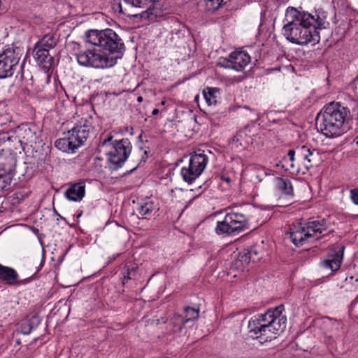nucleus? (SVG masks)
<instances>
[{"label": "nucleus", "instance_id": "nucleus-1", "mask_svg": "<svg viewBox=\"0 0 358 358\" xmlns=\"http://www.w3.org/2000/svg\"><path fill=\"white\" fill-rule=\"evenodd\" d=\"M85 41L92 48L75 53L78 63L83 66L106 69L113 66L125 50L121 37L112 29H90L85 33Z\"/></svg>", "mask_w": 358, "mask_h": 358}, {"label": "nucleus", "instance_id": "nucleus-2", "mask_svg": "<svg viewBox=\"0 0 358 358\" xmlns=\"http://www.w3.org/2000/svg\"><path fill=\"white\" fill-rule=\"evenodd\" d=\"M312 15L306 11H300L294 7H288L285 13L286 23L282 27V34L287 41L300 45L309 43H317L320 36L317 29L324 28L327 17L322 8Z\"/></svg>", "mask_w": 358, "mask_h": 358}, {"label": "nucleus", "instance_id": "nucleus-3", "mask_svg": "<svg viewBox=\"0 0 358 358\" xmlns=\"http://www.w3.org/2000/svg\"><path fill=\"white\" fill-rule=\"evenodd\" d=\"M284 310V306L281 304L268 309L263 314L252 316L248 325L250 336L259 339L261 342L276 338L286 328L287 320L282 315Z\"/></svg>", "mask_w": 358, "mask_h": 358}, {"label": "nucleus", "instance_id": "nucleus-4", "mask_svg": "<svg viewBox=\"0 0 358 358\" xmlns=\"http://www.w3.org/2000/svg\"><path fill=\"white\" fill-rule=\"evenodd\" d=\"M349 115L348 107L339 102H331L317 115L316 126L327 137L338 136L343 133L344 123Z\"/></svg>", "mask_w": 358, "mask_h": 358}, {"label": "nucleus", "instance_id": "nucleus-5", "mask_svg": "<svg viewBox=\"0 0 358 358\" xmlns=\"http://www.w3.org/2000/svg\"><path fill=\"white\" fill-rule=\"evenodd\" d=\"M93 128L92 116L90 114L85 115L76 121L71 129L64 134V138L55 142V146L64 152L74 153L87 141Z\"/></svg>", "mask_w": 358, "mask_h": 358}, {"label": "nucleus", "instance_id": "nucleus-6", "mask_svg": "<svg viewBox=\"0 0 358 358\" xmlns=\"http://www.w3.org/2000/svg\"><path fill=\"white\" fill-rule=\"evenodd\" d=\"M99 146L104 150L106 163L108 169L111 171H117L121 168L132 150L131 143L128 138L114 140L111 134L106 136L101 135Z\"/></svg>", "mask_w": 358, "mask_h": 358}, {"label": "nucleus", "instance_id": "nucleus-7", "mask_svg": "<svg viewBox=\"0 0 358 358\" xmlns=\"http://www.w3.org/2000/svg\"><path fill=\"white\" fill-rule=\"evenodd\" d=\"M322 161L317 150L305 145L297 147L296 150H289L287 156L282 159V162L287 165L283 164L282 167L284 168L289 164L293 171L305 173L310 169L317 166Z\"/></svg>", "mask_w": 358, "mask_h": 358}, {"label": "nucleus", "instance_id": "nucleus-8", "mask_svg": "<svg viewBox=\"0 0 358 358\" xmlns=\"http://www.w3.org/2000/svg\"><path fill=\"white\" fill-rule=\"evenodd\" d=\"M159 0H119L115 1L113 9L127 16L154 21L161 14L156 7Z\"/></svg>", "mask_w": 358, "mask_h": 358}, {"label": "nucleus", "instance_id": "nucleus-9", "mask_svg": "<svg viewBox=\"0 0 358 358\" xmlns=\"http://www.w3.org/2000/svg\"><path fill=\"white\" fill-rule=\"evenodd\" d=\"M248 217L241 213L233 210L227 213L223 220L217 221L215 228L219 236H234L249 228Z\"/></svg>", "mask_w": 358, "mask_h": 358}, {"label": "nucleus", "instance_id": "nucleus-10", "mask_svg": "<svg viewBox=\"0 0 358 358\" xmlns=\"http://www.w3.org/2000/svg\"><path fill=\"white\" fill-rule=\"evenodd\" d=\"M211 152L200 148L194 150L189 154L188 164L181 169L180 174L183 180L192 184L204 171L208 161V155Z\"/></svg>", "mask_w": 358, "mask_h": 358}, {"label": "nucleus", "instance_id": "nucleus-11", "mask_svg": "<svg viewBox=\"0 0 358 358\" xmlns=\"http://www.w3.org/2000/svg\"><path fill=\"white\" fill-rule=\"evenodd\" d=\"M20 59V49L8 46L0 50V78L11 77Z\"/></svg>", "mask_w": 358, "mask_h": 358}, {"label": "nucleus", "instance_id": "nucleus-12", "mask_svg": "<svg viewBox=\"0 0 358 358\" xmlns=\"http://www.w3.org/2000/svg\"><path fill=\"white\" fill-rule=\"evenodd\" d=\"M304 226L310 238L319 240L333 232V231H328L329 224L324 218L317 217L316 220H310L304 224Z\"/></svg>", "mask_w": 358, "mask_h": 358}, {"label": "nucleus", "instance_id": "nucleus-13", "mask_svg": "<svg viewBox=\"0 0 358 358\" xmlns=\"http://www.w3.org/2000/svg\"><path fill=\"white\" fill-rule=\"evenodd\" d=\"M254 134L252 133V128L248 126L239 130L234 136L231 143V148L236 152H241L248 148L253 143Z\"/></svg>", "mask_w": 358, "mask_h": 358}, {"label": "nucleus", "instance_id": "nucleus-14", "mask_svg": "<svg viewBox=\"0 0 358 358\" xmlns=\"http://www.w3.org/2000/svg\"><path fill=\"white\" fill-rule=\"evenodd\" d=\"M273 181L275 190L278 194L279 198L291 200L294 196V187L292 181L287 177H273Z\"/></svg>", "mask_w": 358, "mask_h": 358}, {"label": "nucleus", "instance_id": "nucleus-15", "mask_svg": "<svg viewBox=\"0 0 358 358\" xmlns=\"http://www.w3.org/2000/svg\"><path fill=\"white\" fill-rule=\"evenodd\" d=\"M15 132L21 144L28 145L37 143V128L34 124H21L17 127Z\"/></svg>", "mask_w": 358, "mask_h": 358}, {"label": "nucleus", "instance_id": "nucleus-16", "mask_svg": "<svg viewBox=\"0 0 358 358\" xmlns=\"http://www.w3.org/2000/svg\"><path fill=\"white\" fill-rule=\"evenodd\" d=\"M345 247L338 246L331 253H329L326 258L322 262L324 268L331 270L332 272L338 271L343 262Z\"/></svg>", "mask_w": 358, "mask_h": 358}, {"label": "nucleus", "instance_id": "nucleus-17", "mask_svg": "<svg viewBox=\"0 0 358 358\" xmlns=\"http://www.w3.org/2000/svg\"><path fill=\"white\" fill-rule=\"evenodd\" d=\"M228 67L236 71H242L250 62V56L243 51H234L227 59Z\"/></svg>", "mask_w": 358, "mask_h": 358}, {"label": "nucleus", "instance_id": "nucleus-18", "mask_svg": "<svg viewBox=\"0 0 358 358\" xmlns=\"http://www.w3.org/2000/svg\"><path fill=\"white\" fill-rule=\"evenodd\" d=\"M67 189L64 192V196L69 201L79 202L85 195V182L80 180L75 182H69Z\"/></svg>", "mask_w": 358, "mask_h": 358}, {"label": "nucleus", "instance_id": "nucleus-19", "mask_svg": "<svg viewBox=\"0 0 358 358\" xmlns=\"http://www.w3.org/2000/svg\"><path fill=\"white\" fill-rule=\"evenodd\" d=\"M50 50L34 46V57L37 64L45 71L48 72L54 65V58L50 55Z\"/></svg>", "mask_w": 358, "mask_h": 358}, {"label": "nucleus", "instance_id": "nucleus-20", "mask_svg": "<svg viewBox=\"0 0 358 358\" xmlns=\"http://www.w3.org/2000/svg\"><path fill=\"white\" fill-rule=\"evenodd\" d=\"M289 237L291 241L296 246L299 245H303L310 238L309 235L306 233L304 224L301 223L291 229Z\"/></svg>", "mask_w": 358, "mask_h": 358}, {"label": "nucleus", "instance_id": "nucleus-21", "mask_svg": "<svg viewBox=\"0 0 358 358\" xmlns=\"http://www.w3.org/2000/svg\"><path fill=\"white\" fill-rule=\"evenodd\" d=\"M171 21L173 22V25L171 27V40L177 42L184 38L189 33V30L184 24L176 20H171Z\"/></svg>", "mask_w": 358, "mask_h": 358}, {"label": "nucleus", "instance_id": "nucleus-22", "mask_svg": "<svg viewBox=\"0 0 358 358\" xmlns=\"http://www.w3.org/2000/svg\"><path fill=\"white\" fill-rule=\"evenodd\" d=\"M17 271L13 268L0 264V281L12 286L16 280Z\"/></svg>", "mask_w": 358, "mask_h": 358}, {"label": "nucleus", "instance_id": "nucleus-23", "mask_svg": "<svg viewBox=\"0 0 358 358\" xmlns=\"http://www.w3.org/2000/svg\"><path fill=\"white\" fill-rule=\"evenodd\" d=\"M16 166V159L11 155L0 158V171L8 175H13Z\"/></svg>", "mask_w": 358, "mask_h": 358}, {"label": "nucleus", "instance_id": "nucleus-24", "mask_svg": "<svg viewBox=\"0 0 358 358\" xmlns=\"http://www.w3.org/2000/svg\"><path fill=\"white\" fill-rule=\"evenodd\" d=\"M57 43V39L55 34H47L44 35L41 40L36 42L34 46L50 50L54 48Z\"/></svg>", "mask_w": 358, "mask_h": 358}, {"label": "nucleus", "instance_id": "nucleus-25", "mask_svg": "<svg viewBox=\"0 0 358 358\" xmlns=\"http://www.w3.org/2000/svg\"><path fill=\"white\" fill-rule=\"evenodd\" d=\"M220 89L207 87L203 90V95L208 105H216L218 101Z\"/></svg>", "mask_w": 358, "mask_h": 358}, {"label": "nucleus", "instance_id": "nucleus-26", "mask_svg": "<svg viewBox=\"0 0 358 358\" xmlns=\"http://www.w3.org/2000/svg\"><path fill=\"white\" fill-rule=\"evenodd\" d=\"M185 317L182 315L175 314L171 319L169 325L171 327L170 330L173 333L180 332L185 324Z\"/></svg>", "mask_w": 358, "mask_h": 358}, {"label": "nucleus", "instance_id": "nucleus-27", "mask_svg": "<svg viewBox=\"0 0 358 358\" xmlns=\"http://www.w3.org/2000/svg\"><path fill=\"white\" fill-rule=\"evenodd\" d=\"M137 267L134 265H125L120 273L122 285H125L129 280L133 279L136 274Z\"/></svg>", "mask_w": 358, "mask_h": 358}, {"label": "nucleus", "instance_id": "nucleus-28", "mask_svg": "<svg viewBox=\"0 0 358 358\" xmlns=\"http://www.w3.org/2000/svg\"><path fill=\"white\" fill-rule=\"evenodd\" d=\"M155 210L154 202L149 201L145 202L138 208V213L143 219H150L152 212Z\"/></svg>", "mask_w": 358, "mask_h": 358}, {"label": "nucleus", "instance_id": "nucleus-29", "mask_svg": "<svg viewBox=\"0 0 358 358\" xmlns=\"http://www.w3.org/2000/svg\"><path fill=\"white\" fill-rule=\"evenodd\" d=\"M44 257H41L39 255H35L31 257L29 260V267H35V271L34 272V275L38 273L44 265Z\"/></svg>", "mask_w": 358, "mask_h": 358}, {"label": "nucleus", "instance_id": "nucleus-30", "mask_svg": "<svg viewBox=\"0 0 358 358\" xmlns=\"http://www.w3.org/2000/svg\"><path fill=\"white\" fill-rule=\"evenodd\" d=\"M185 322L187 323L189 321H194L199 317V309H196L194 308H192L189 306L185 308Z\"/></svg>", "mask_w": 358, "mask_h": 358}, {"label": "nucleus", "instance_id": "nucleus-31", "mask_svg": "<svg viewBox=\"0 0 358 358\" xmlns=\"http://www.w3.org/2000/svg\"><path fill=\"white\" fill-rule=\"evenodd\" d=\"M222 2L223 0H205L206 10L208 12H214L222 6Z\"/></svg>", "mask_w": 358, "mask_h": 358}, {"label": "nucleus", "instance_id": "nucleus-32", "mask_svg": "<svg viewBox=\"0 0 358 358\" xmlns=\"http://www.w3.org/2000/svg\"><path fill=\"white\" fill-rule=\"evenodd\" d=\"M251 261L250 255L248 254L247 248H245L242 252H239L236 259V264L241 263L243 268L248 265Z\"/></svg>", "mask_w": 358, "mask_h": 358}, {"label": "nucleus", "instance_id": "nucleus-33", "mask_svg": "<svg viewBox=\"0 0 358 358\" xmlns=\"http://www.w3.org/2000/svg\"><path fill=\"white\" fill-rule=\"evenodd\" d=\"M247 250L248 254L250 255L251 261L252 262H257L261 259L259 250L257 246L253 245L251 247H248L247 248Z\"/></svg>", "mask_w": 358, "mask_h": 358}, {"label": "nucleus", "instance_id": "nucleus-34", "mask_svg": "<svg viewBox=\"0 0 358 358\" xmlns=\"http://www.w3.org/2000/svg\"><path fill=\"white\" fill-rule=\"evenodd\" d=\"M273 172L271 170H269L266 168H262L259 173H257L255 176L256 179L258 180L259 182L264 181V178L266 177H271L273 178Z\"/></svg>", "mask_w": 358, "mask_h": 358}, {"label": "nucleus", "instance_id": "nucleus-35", "mask_svg": "<svg viewBox=\"0 0 358 358\" xmlns=\"http://www.w3.org/2000/svg\"><path fill=\"white\" fill-rule=\"evenodd\" d=\"M13 175H8L6 173H0V190L6 189L7 185H10Z\"/></svg>", "mask_w": 358, "mask_h": 358}, {"label": "nucleus", "instance_id": "nucleus-36", "mask_svg": "<svg viewBox=\"0 0 358 358\" xmlns=\"http://www.w3.org/2000/svg\"><path fill=\"white\" fill-rule=\"evenodd\" d=\"M32 329H33V325H32L31 321H29V320L22 322L20 327V333L24 335L30 334Z\"/></svg>", "mask_w": 358, "mask_h": 358}, {"label": "nucleus", "instance_id": "nucleus-37", "mask_svg": "<svg viewBox=\"0 0 358 358\" xmlns=\"http://www.w3.org/2000/svg\"><path fill=\"white\" fill-rule=\"evenodd\" d=\"M34 275L33 274L31 276H30L29 278L20 280L19 278V275L17 273L16 280H15L14 283H13L12 286H20V285H27V284L29 283L30 282H31L34 279Z\"/></svg>", "mask_w": 358, "mask_h": 358}, {"label": "nucleus", "instance_id": "nucleus-38", "mask_svg": "<svg viewBox=\"0 0 358 358\" xmlns=\"http://www.w3.org/2000/svg\"><path fill=\"white\" fill-rule=\"evenodd\" d=\"M350 198L355 204L358 205V189L350 190Z\"/></svg>", "mask_w": 358, "mask_h": 358}, {"label": "nucleus", "instance_id": "nucleus-39", "mask_svg": "<svg viewBox=\"0 0 358 358\" xmlns=\"http://www.w3.org/2000/svg\"><path fill=\"white\" fill-rule=\"evenodd\" d=\"M220 179L222 181L226 182L228 186L231 185V179L230 178V177L222 175L221 176Z\"/></svg>", "mask_w": 358, "mask_h": 358}, {"label": "nucleus", "instance_id": "nucleus-40", "mask_svg": "<svg viewBox=\"0 0 358 358\" xmlns=\"http://www.w3.org/2000/svg\"><path fill=\"white\" fill-rule=\"evenodd\" d=\"M138 166H139V164L136 166H135L134 168H133L131 170L127 171V172H125L123 174V176H125L131 174L132 172H134L138 167Z\"/></svg>", "mask_w": 358, "mask_h": 358}, {"label": "nucleus", "instance_id": "nucleus-41", "mask_svg": "<svg viewBox=\"0 0 358 358\" xmlns=\"http://www.w3.org/2000/svg\"><path fill=\"white\" fill-rule=\"evenodd\" d=\"M357 303H358V297L356 296L355 299L351 302L350 306L354 307L355 306L357 305Z\"/></svg>", "mask_w": 358, "mask_h": 358}, {"label": "nucleus", "instance_id": "nucleus-42", "mask_svg": "<svg viewBox=\"0 0 358 358\" xmlns=\"http://www.w3.org/2000/svg\"><path fill=\"white\" fill-rule=\"evenodd\" d=\"M159 113V110L157 108H155L152 111V115H156Z\"/></svg>", "mask_w": 358, "mask_h": 358}, {"label": "nucleus", "instance_id": "nucleus-43", "mask_svg": "<svg viewBox=\"0 0 358 358\" xmlns=\"http://www.w3.org/2000/svg\"><path fill=\"white\" fill-rule=\"evenodd\" d=\"M143 97L141 96H139L137 97V101L138 103H141L143 101Z\"/></svg>", "mask_w": 358, "mask_h": 358}, {"label": "nucleus", "instance_id": "nucleus-44", "mask_svg": "<svg viewBox=\"0 0 358 358\" xmlns=\"http://www.w3.org/2000/svg\"><path fill=\"white\" fill-rule=\"evenodd\" d=\"M165 104H166V101H164V100L162 101L160 103L161 106H164Z\"/></svg>", "mask_w": 358, "mask_h": 358}, {"label": "nucleus", "instance_id": "nucleus-45", "mask_svg": "<svg viewBox=\"0 0 358 358\" xmlns=\"http://www.w3.org/2000/svg\"><path fill=\"white\" fill-rule=\"evenodd\" d=\"M82 214H83V213H82V212H80V213H78V214L77 215V219H79V218L82 216Z\"/></svg>", "mask_w": 358, "mask_h": 358}, {"label": "nucleus", "instance_id": "nucleus-46", "mask_svg": "<svg viewBox=\"0 0 358 358\" xmlns=\"http://www.w3.org/2000/svg\"><path fill=\"white\" fill-rule=\"evenodd\" d=\"M74 45L77 46L78 49L80 48V45L78 43H75Z\"/></svg>", "mask_w": 358, "mask_h": 358}, {"label": "nucleus", "instance_id": "nucleus-47", "mask_svg": "<svg viewBox=\"0 0 358 358\" xmlns=\"http://www.w3.org/2000/svg\"><path fill=\"white\" fill-rule=\"evenodd\" d=\"M49 81H50V78H49V76H48V77H47V79H46V82H47V83H49Z\"/></svg>", "mask_w": 358, "mask_h": 358}, {"label": "nucleus", "instance_id": "nucleus-48", "mask_svg": "<svg viewBox=\"0 0 358 358\" xmlns=\"http://www.w3.org/2000/svg\"><path fill=\"white\" fill-rule=\"evenodd\" d=\"M357 296L358 297V295Z\"/></svg>", "mask_w": 358, "mask_h": 358}]
</instances>
